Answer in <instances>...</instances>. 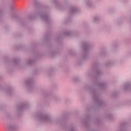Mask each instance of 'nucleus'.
<instances>
[{"label": "nucleus", "instance_id": "obj_1", "mask_svg": "<svg viewBox=\"0 0 131 131\" xmlns=\"http://www.w3.org/2000/svg\"><path fill=\"white\" fill-rule=\"evenodd\" d=\"M39 119L43 121H48V122H51L52 121V120H51V118L49 116L45 115H40L39 116Z\"/></svg>", "mask_w": 131, "mask_h": 131}, {"label": "nucleus", "instance_id": "obj_2", "mask_svg": "<svg viewBox=\"0 0 131 131\" xmlns=\"http://www.w3.org/2000/svg\"><path fill=\"white\" fill-rule=\"evenodd\" d=\"M94 99L95 101H96V102H97V103H98L99 105H103V102L101 100V99H100V98H99V96L97 95V94H95L94 95Z\"/></svg>", "mask_w": 131, "mask_h": 131}, {"label": "nucleus", "instance_id": "obj_3", "mask_svg": "<svg viewBox=\"0 0 131 131\" xmlns=\"http://www.w3.org/2000/svg\"><path fill=\"white\" fill-rule=\"evenodd\" d=\"M89 48H90V46H89V44L88 43L85 42L83 43V49L84 53L88 52V51H89Z\"/></svg>", "mask_w": 131, "mask_h": 131}, {"label": "nucleus", "instance_id": "obj_4", "mask_svg": "<svg viewBox=\"0 0 131 131\" xmlns=\"http://www.w3.org/2000/svg\"><path fill=\"white\" fill-rule=\"evenodd\" d=\"M40 18L41 19H42V20H45V21H46V22H48V21H49V16H48L47 14H42L40 16Z\"/></svg>", "mask_w": 131, "mask_h": 131}, {"label": "nucleus", "instance_id": "obj_5", "mask_svg": "<svg viewBox=\"0 0 131 131\" xmlns=\"http://www.w3.org/2000/svg\"><path fill=\"white\" fill-rule=\"evenodd\" d=\"M7 128L8 130H14V129H15V127L12 125H8Z\"/></svg>", "mask_w": 131, "mask_h": 131}, {"label": "nucleus", "instance_id": "obj_6", "mask_svg": "<svg viewBox=\"0 0 131 131\" xmlns=\"http://www.w3.org/2000/svg\"><path fill=\"white\" fill-rule=\"evenodd\" d=\"M98 86L101 89H105V86H106V84L104 83H100L98 84Z\"/></svg>", "mask_w": 131, "mask_h": 131}, {"label": "nucleus", "instance_id": "obj_7", "mask_svg": "<svg viewBox=\"0 0 131 131\" xmlns=\"http://www.w3.org/2000/svg\"><path fill=\"white\" fill-rule=\"evenodd\" d=\"M77 12V9L74 7H72L71 8V13H76Z\"/></svg>", "mask_w": 131, "mask_h": 131}, {"label": "nucleus", "instance_id": "obj_8", "mask_svg": "<svg viewBox=\"0 0 131 131\" xmlns=\"http://www.w3.org/2000/svg\"><path fill=\"white\" fill-rule=\"evenodd\" d=\"M25 107V104H21L19 107L18 108V110H19L20 111L23 110V108Z\"/></svg>", "mask_w": 131, "mask_h": 131}, {"label": "nucleus", "instance_id": "obj_9", "mask_svg": "<svg viewBox=\"0 0 131 131\" xmlns=\"http://www.w3.org/2000/svg\"><path fill=\"white\" fill-rule=\"evenodd\" d=\"M33 63V61H32L31 60H29L28 62V64L29 65H31V64H32Z\"/></svg>", "mask_w": 131, "mask_h": 131}, {"label": "nucleus", "instance_id": "obj_10", "mask_svg": "<svg viewBox=\"0 0 131 131\" xmlns=\"http://www.w3.org/2000/svg\"><path fill=\"white\" fill-rule=\"evenodd\" d=\"M27 84H31V80H29L28 81L26 82Z\"/></svg>", "mask_w": 131, "mask_h": 131}, {"label": "nucleus", "instance_id": "obj_11", "mask_svg": "<svg viewBox=\"0 0 131 131\" xmlns=\"http://www.w3.org/2000/svg\"><path fill=\"white\" fill-rule=\"evenodd\" d=\"M129 88V86L127 84L125 85V89H128Z\"/></svg>", "mask_w": 131, "mask_h": 131}, {"label": "nucleus", "instance_id": "obj_12", "mask_svg": "<svg viewBox=\"0 0 131 131\" xmlns=\"http://www.w3.org/2000/svg\"><path fill=\"white\" fill-rule=\"evenodd\" d=\"M97 73L98 75H100V74H101V72H100V71H97Z\"/></svg>", "mask_w": 131, "mask_h": 131}, {"label": "nucleus", "instance_id": "obj_13", "mask_svg": "<svg viewBox=\"0 0 131 131\" xmlns=\"http://www.w3.org/2000/svg\"><path fill=\"white\" fill-rule=\"evenodd\" d=\"M98 19H99L98 17H96L94 18V21H97V20H98Z\"/></svg>", "mask_w": 131, "mask_h": 131}, {"label": "nucleus", "instance_id": "obj_14", "mask_svg": "<svg viewBox=\"0 0 131 131\" xmlns=\"http://www.w3.org/2000/svg\"><path fill=\"white\" fill-rule=\"evenodd\" d=\"M67 35H70V34H71V33L70 32H67L66 34Z\"/></svg>", "mask_w": 131, "mask_h": 131}, {"label": "nucleus", "instance_id": "obj_15", "mask_svg": "<svg viewBox=\"0 0 131 131\" xmlns=\"http://www.w3.org/2000/svg\"><path fill=\"white\" fill-rule=\"evenodd\" d=\"M70 131H74V129H73V128H72Z\"/></svg>", "mask_w": 131, "mask_h": 131}, {"label": "nucleus", "instance_id": "obj_16", "mask_svg": "<svg viewBox=\"0 0 131 131\" xmlns=\"http://www.w3.org/2000/svg\"><path fill=\"white\" fill-rule=\"evenodd\" d=\"M14 62H15V63H16V62H17V61H16V60H15V61H14Z\"/></svg>", "mask_w": 131, "mask_h": 131}]
</instances>
